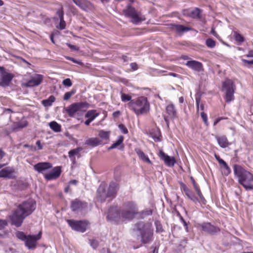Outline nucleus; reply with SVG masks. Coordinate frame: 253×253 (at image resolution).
Instances as JSON below:
<instances>
[{"label":"nucleus","instance_id":"obj_1","mask_svg":"<svg viewBox=\"0 0 253 253\" xmlns=\"http://www.w3.org/2000/svg\"><path fill=\"white\" fill-rule=\"evenodd\" d=\"M138 214L137 204L133 201H127L118 209L112 207L109 209L107 218L108 220L117 222L130 221L136 217Z\"/></svg>","mask_w":253,"mask_h":253},{"label":"nucleus","instance_id":"obj_2","mask_svg":"<svg viewBox=\"0 0 253 253\" xmlns=\"http://www.w3.org/2000/svg\"><path fill=\"white\" fill-rule=\"evenodd\" d=\"M36 208L35 200L29 199L19 204L10 216L11 224L16 227H20L25 218L31 215Z\"/></svg>","mask_w":253,"mask_h":253},{"label":"nucleus","instance_id":"obj_3","mask_svg":"<svg viewBox=\"0 0 253 253\" xmlns=\"http://www.w3.org/2000/svg\"><path fill=\"white\" fill-rule=\"evenodd\" d=\"M234 174L238 178L239 183L247 190L253 189V175L239 165L233 167Z\"/></svg>","mask_w":253,"mask_h":253},{"label":"nucleus","instance_id":"obj_4","mask_svg":"<svg viewBox=\"0 0 253 253\" xmlns=\"http://www.w3.org/2000/svg\"><path fill=\"white\" fill-rule=\"evenodd\" d=\"M127 106L137 116L147 114L150 110L149 103L147 97L144 96L132 99L127 103Z\"/></svg>","mask_w":253,"mask_h":253},{"label":"nucleus","instance_id":"obj_5","mask_svg":"<svg viewBox=\"0 0 253 253\" xmlns=\"http://www.w3.org/2000/svg\"><path fill=\"white\" fill-rule=\"evenodd\" d=\"M235 89L236 86L232 80L227 79L223 83L222 90L225 93L224 98L226 102L230 103L234 100Z\"/></svg>","mask_w":253,"mask_h":253},{"label":"nucleus","instance_id":"obj_6","mask_svg":"<svg viewBox=\"0 0 253 253\" xmlns=\"http://www.w3.org/2000/svg\"><path fill=\"white\" fill-rule=\"evenodd\" d=\"M134 229L139 232L142 243L147 244L152 241L153 233L150 230L146 228L143 222H140L136 223L135 225Z\"/></svg>","mask_w":253,"mask_h":253},{"label":"nucleus","instance_id":"obj_7","mask_svg":"<svg viewBox=\"0 0 253 253\" xmlns=\"http://www.w3.org/2000/svg\"><path fill=\"white\" fill-rule=\"evenodd\" d=\"M88 104L86 102H78L71 104L65 108L66 111L71 117L75 116L76 113L85 112L88 107Z\"/></svg>","mask_w":253,"mask_h":253},{"label":"nucleus","instance_id":"obj_8","mask_svg":"<svg viewBox=\"0 0 253 253\" xmlns=\"http://www.w3.org/2000/svg\"><path fill=\"white\" fill-rule=\"evenodd\" d=\"M123 12L126 16L132 19L131 22L133 23L137 24L143 20L140 13L130 6H128L126 9L123 10Z\"/></svg>","mask_w":253,"mask_h":253},{"label":"nucleus","instance_id":"obj_9","mask_svg":"<svg viewBox=\"0 0 253 253\" xmlns=\"http://www.w3.org/2000/svg\"><path fill=\"white\" fill-rule=\"evenodd\" d=\"M67 222L71 228L75 231L84 233L86 229L87 222L86 221L68 219Z\"/></svg>","mask_w":253,"mask_h":253},{"label":"nucleus","instance_id":"obj_10","mask_svg":"<svg viewBox=\"0 0 253 253\" xmlns=\"http://www.w3.org/2000/svg\"><path fill=\"white\" fill-rule=\"evenodd\" d=\"M42 236V232H40L37 235H28L25 241V246L31 250L36 249L37 244V241L40 240Z\"/></svg>","mask_w":253,"mask_h":253},{"label":"nucleus","instance_id":"obj_11","mask_svg":"<svg viewBox=\"0 0 253 253\" xmlns=\"http://www.w3.org/2000/svg\"><path fill=\"white\" fill-rule=\"evenodd\" d=\"M87 207V203L78 199L73 200L71 203V209L74 212L82 211Z\"/></svg>","mask_w":253,"mask_h":253},{"label":"nucleus","instance_id":"obj_12","mask_svg":"<svg viewBox=\"0 0 253 253\" xmlns=\"http://www.w3.org/2000/svg\"><path fill=\"white\" fill-rule=\"evenodd\" d=\"M0 72L1 74L0 86L3 87L8 86L9 85V83L13 78V75L11 73L6 72L5 69L3 67L0 66Z\"/></svg>","mask_w":253,"mask_h":253},{"label":"nucleus","instance_id":"obj_13","mask_svg":"<svg viewBox=\"0 0 253 253\" xmlns=\"http://www.w3.org/2000/svg\"><path fill=\"white\" fill-rule=\"evenodd\" d=\"M202 230L210 235H215L220 231V228L210 222H204L200 225Z\"/></svg>","mask_w":253,"mask_h":253},{"label":"nucleus","instance_id":"obj_14","mask_svg":"<svg viewBox=\"0 0 253 253\" xmlns=\"http://www.w3.org/2000/svg\"><path fill=\"white\" fill-rule=\"evenodd\" d=\"M43 80V76L42 75L36 74L31 77L26 84V87H34L40 85Z\"/></svg>","mask_w":253,"mask_h":253},{"label":"nucleus","instance_id":"obj_15","mask_svg":"<svg viewBox=\"0 0 253 253\" xmlns=\"http://www.w3.org/2000/svg\"><path fill=\"white\" fill-rule=\"evenodd\" d=\"M170 29L175 32L179 36H181L184 33L191 30V28L182 25L172 24L169 25Z\"/></svg>","mask_w":253,"mask_h":253},{"label":"nucleus","instance_id":"obj_16","mask_svg":"<svg viewBox=\"0 0 253 253\" xmlns=\"http://www.w3.org/2000/svg\"><path fill=\"white\" fill-rule=\"evenodd\" d=\"M159 156L164 161L165 164L169 167H173L176 163L175 159L173 157L168 156L162 150L159 152Z\"/></svg>","mask_w":253,"mask_h":253},{"label":"nucleus","instance_id":"obj_17","mask_svg":"<svg viewBox=\"0 0 253 253\" xmlns=\"http://www.w3.org/2000/svg\"><path fill=\"white\" fill-rule=\"evenodd\" d=\"M107 197H108V194L105 190V185L101 184L97 190L96 199L98 201L102 203L105 201Z\"/></svg>","mask_w":253,"mask_h":253},{"label":"nucleus","instance_id":"obj_18","mask_svg":"<svg viewBox=\"0 0 253 253\" xmlns=\"http://www.w3.org/2000/svg\"><path fill=\"white\" fill-rule=\"evenodd\" d=\"M74 3L81 9L84 11H88L92 8L91 3L87 0H72Z\"/></svg>","mask_w":253,"mask_h":253},{"label":"nucleus","instance_id":"obj_19","mask_svg":"<svg viewBox=\"0 0 253 253\" xmlns=\"http://www.w3.org/2000/svg\"><path fill=\"white\" fill-rule=\"evenodd\" d=\"M61 172L60 167H56L54 168L51 171L44 175V178L47 180H51L57 178L60 175Z\"/></svg>","mask_w":253,"mask_h":253},{"label":"nucleus","instance_id":"obj_20","mask_svg":"<svg viewBox=\"0 0 253 253\" xmlns=\"http://www.w3.org/2000/svg\"><path fill=\"white\" fill-rule=\"evenodd\" d=\"M185 65L195 71L200 72L203 71V65L199 61L195 60L188 61Z\"/></svg>","mask_w":253,"mask_h":253},{"label":"nucleus","instance_id":"obj_21","mask_svg":"<svg viewBox=\"0 0 253 253\" xmlns=\"http://www.w3.org/2000/svg\"><path fill=\"white\" fill-rule=\"evenodd\" d=\"M52 165L48 162L39 163L34 166V169L39 173H42L46 170L50 169Z\"/></svg>","mask_w":253,"mask_h":253},{"label":"nucleus","instance_id":"obj_22","mask_svg":"<svg viewBox=\"0 0 253 253\" xmlns=\"http://www.w3.org/2000/svg\"><path fill=\"white\" fill-rule=\"evenodd\" d=\"M14 170L13 168L6 167L0 170V177L14 178Z\"/></svg>","mask_w":253,"mask_h":253},{"label":"nucleus","instance_id":"obj_23","mask_svg":"<svg viewBox=\"0 0 253 253\" xmlns=\"http://www.w3.org/2000/svg\"><path fill=\"white\" fill-rule=\"evenodd\" d=\"M202 11L198 8H195L194 9L189 11L187 10H183V14L193 18H201Z\"/></svg>","mask_w":253,"mask_h":253},{"label":"nucleus","instance_id":"obj_24","mask_svg":"<svg viewBox=\"0 0 253 253\" xmlns=\"http://www.w3.org/2000/svg\"><path fill=\"white\" fill-rule=\"evenodd\" d=\"M118 189V185L117 183H110L108 187V191L107 192L108 194V197L114 198L116 196Z\"/></svg>","mask_w":253,"mask_h":253},{"label":"nucleus","instance_id":"obj_25","mask_svg":"<svg viewBox=\"0 0 253 253\" xmlns=\"http://www.w3.org/2000/svg\"><path fill=\"white\" fill-rule=\"evenodd\" d=\"M215 138L218 142L219 145L222 148H226L230 145L227 137L224 136H216Z\"/></svg>","mask_w":253,"mask_h":253},{"label":"nucleus","instance_id":"obj_26","mask_svg":"<svg viewBox=\"0 0 253 253\" xmlns=\"http://www.w3.org/2000/svg\"><path fill=\"white\" fill-rule=\"evenodd\" d=\"M166 112L168 114V117L170 119H174L176 116V111L173 104H170L167 106Z\"/></svg>","mask_w":253,"mask_h":253},{"label":"nucleus","instance_id":"obj_27","mask_svg":"<svg viewBox=\"0 0 253 253\" xmlns=\"http://www.w3.org/2000/svg\"><path fill=\"white\" fill-rule=\"evenodd\" d=\"M101 144V141L97 138H90L86 140L85 144L92 147L97 146Z\"/></svg>","mask_w":253,"mask_h":253},{"label":"nucleus","instance_id":"obj_28","mask_svg":"<svg viewBox=\"0 0 253 253\" xmlns=\"http://www.w3.org/2000/svg\"><path fill=\"white\" fill-rule=\"evenodd\" d=\"M98 115L99 113H96L95 110H91L87 112L85 115V117L93 121Z\"/></svg>","mask_w":253,"mask_h":253},{"label":"nucleus","instance_id":"obj_29","mask_svg":"<svg viewBox=\"0 0 253 253\" xmlns=\"http://www.w3.org/2000/svg\"><path fill=\"white\" fill-rule=\"evenodd\" d=\"M136 154L141 158L144 162L148 163L149 164H151V162L149 159V158L145 155L144 152L142 151L140 149H137L135 150Z\"/></svg>","mask_w":253,"mask_h":253},{"label":"nucleus","instance_id":"obj_30","mask_svg":"<svg viewBox=\"0 0 253 253\" xmlns=\"http://www.w3.org/2000/svg\"><path fill=\"white\" fill-rule=\"evenodd\" d=\"M82 148L81 147H78L76 149H74L70 150L69 153V157L73 161H75V158H74V156L77 155L79 154V152L82 150Z\"/></svg>","mask_w":253,"mask_h":253},{"label":"nucleus","instance_id":"obj_31","mask_svg":"<svg viewBox=\"0 0 253 253\" xmlns=\"http://www.w3.org/2000/svg\"><path fill=\"white\" fill-rule=\"evenodd\" d=\"M152 214V210L151 209H146L141 211H138V214L136 217L144 218L147 216Z\"/></svg>","mask_w":253,"mask_h":253},{"label":"nucleus","instance_id":"obj_32","mask_svg":"<svg viewBox=\"0 0 253 253\" xmlns=\"http://www.w3.org/2000/svg\"><path fill=\"white\" fill-rule=\"evenodd\" d=\"M55 101V97L53 95L50 96L47 99L42 101V105L45 107L51 106L53 102Z\"/></svg>","mask_w":253,"mask_h":253},{"label":"nucleus","instance_id":"obj_33","mask_svg":"<svg viewBox=\"0 0 253 253\" xmlns=\"http://www.w3.org/2000/svg\"><path fill=\"white\" fill-rule=\"evenodd\" d=\"M185 194L186 195L187 198L195 203H197L199 202L198 198L195 196L194 193L189 189Z\"/></svg>","mask_w":253,"mask_h":253},{"label":"nucleus","instance_id":"obj_34","mask_svg":"<svg viewBox=\"0 0 253 253\" xmlns=\"http://www.w3.org/2000/svg\"><path fill=\"white\" fill-rule=\"evenodd\" d=\"M49 126L55 132H58L61 131V126L55 121L50 122Z\"/></svg>","mask_w":253,"mask_h":253},{"label":"nucleus","instance_id":"obj_35","mask_svg":"<svg viewBox=\"0 0 253 253\" xmlns=\"http://www.w3.org/2000/svg\"><path fill=\"white\" fill-rule=\"evenodd\" d=\"M124 140V136L122 135L119 136L118 139L109 148L110 149H113L116 148L119 145H121Z\"/></svg>","mask_w":253,"mask_h":253},{"label":"nucleus","instance_id":"obj_36","mask_svg":"<svg viewBox=\"0 0 253 253\" xmlns=\"http://www.w3.org/2000/svg\"><path fill=\"white\" fill-rule=\"evenodd\" d=\"M98 136L103 139L107 140L109 138L110 133L109 131L101 130L99 131Z\"/></svg>","mask_w":253,"mask_h":253},{"label":"nucleus","instance_id":"obj_37","mask_svg":"<svg viewBox=\"0 0 253 253\" xmlns=\"http://www.w3.org/2000/svg\"><path fill=\"white\" fill-rule=\"evenodd\" d=\"M16 236L21 241H25L28 235H26L23 232L18 231L16 233Z\"/></svg>","mask_w":253,"mask_h":253},{"label":"nucleus","instance_id":"obj_38","mask_svg":"<svg viewBox=\"0 0 253 253\" xmlns=\"http://www.w3.org/2000/svg\"><path fill=\"white\" fill-rule=\"evenodd\" d=\"M75 93L76 90L74 89H72L70 91L66 92L64 95L63 99L64 100H69Z\"/></svg>","mask_w":253,"mask_h":253},{"label":"nucleus","instance_id":"obj_39","mask_svg":"<svg viewBox=\"0 0 253 253\" xmlns=\"http://www.w3.org/2000/svg\"><path fill=\"white\" fill-rule=\"evenodd\" d=\"M206 45L210 48H213L215 46V42L211 39H208L206 42Z\"/></svg>","mask_w":253,"mask_h":253},{"label":"nucleus","instance_id":"obj_40","mask_svg":"<svg viewBox=\"0 0 253 253\" xmlns=\"http://www.w3.org/2000/svg\"><path fill=\"white\" fill-rule=\"evenodd\" d=\"M200 101H201V97L200 96H197L196 97V105L197 107V111H199V106L200 107V109L201 110L203 111L204 109V105L203 104H200Z\"/></svg>","mask_w":253,"mask_h":253},{"label":"nucleus","instance_id":"obj_41","mask_svg":"<svg viewBox=\"0 0 253 253\" xmlns=\"http://www.w3.org/2000/svg\"><path fill=\"white\" fill-rule=\"evenodd\" d=\"M234 37L235 40L239 42H243L244 41V37L237 32L234 33Z\"/></svg>","mask_w":253,"mask_h":253},{"label":"nucleus","instance_id":"obj_42","mask_svg":"<svg viewBox=\"0 0 253 253\" xmlns=\"http://www.w3.org/2000/svg\"><path fill=\"white\" fill-rule=\"evenodd\" d=\"M121 99L122 101L123 102H126L128 101H131V96L127 94H126L125 93H122L121 95Z\"/></svg>","mask_w":253,"mask_h":253},{"label":"nucleus","instance_id":"obj_43","mask_svg":"<svg viewBox=\"0 0 253 253\" xmlns=\"http://www.w3.org/2000/svg\"><path fill=\"white\" fill-rule=\"evenodd\" d=\"M90 245L92 247L93 249H95L98 246V242L97 241L94 239L89 240Z\"/></svg>","mask_w":253,"mask_h":253},{"label":"nucleus","instance_id":"obj_44","mask_svg":"<svg viewBox=\"0 0 253 253\" xmlns=\"http://www.w3.org/2000/svg\"><path fill=\"white\" fill-rule=\"evenodd\" d=\"M62 84L68 87H70L72 85V81L69 78L64 80L62 82Z\"/></svg>","mask_w":253,"mask_h":253},{"label":"nucleus","instance_id":"obj_45","mask_svg":"<svg viewBox=\"0 0 253 253\" xmlns=\"http://www.w3.org/2000/svg\"><path fill=\"white\" fill-rule=\"evenodd\" d=\"M201 116L204 121L205 124L207 126H208V117L207 115L204 112L201 113Z\"/></svg>","mask_w":253,"mask_h":253},{"label":"nucleus","instance_id":"obj_46","mask_svg":"<svg viewBox=\"0 0 253 253\" xmlns=\"http://www.w3.org/2000/svg\"><path fill=\"white\" fill-rule=\"evenodd\" d=\"M118 127L124 134H126L128 133L127 129L124 125L120 124L119 125Z\"/></svg>","mask_w":253,"mask_h":253},{"label":"nucleus","instance_id":"obj_47","mask_svg":"<svg viewBox=\"0 0 253 253\" xmlns=\"http://www.w3.org/2000/svg\"><path fill=\"white\" fill-rule=\"evenodd\" d=\"M223 167L224 169V170L223 171V173H224V175H228V174H229L231 173V169L227 164L225 165H224V166H223Z\"/></svg>","mask_w":253,"mask_h":253},{"label":"nucleus","instance_id":"obj_48","mask_svg":"<svg viewBox=\"0 0 253 253\" xmlns=\"http://www.w3.org/2000/svg\"><path fill=\"white\" fill-rule=\"evenodd\" d=\"M27 126V122L26 121H23L18 122L17 124V127L18 128H24Z\"/></svg>","mask_w":253,"mask_h":253},{"label":"nucleus","instance_id":"obj_49","mask_svg":"<svg viewBox=\"0 0 253 253\" xmlns=\"http://www.w3.org/2000/svg\"><path fill=\"white\" fill-rule=\"evenodd\" d=\"M7 224V222L6 220L0 219V230L3 229Z\"/></svg>","mask_w":253,"mask_h":253},{"label":"nucleus","instance_id":"obj_50","mask_svg":"<svg viewBox=\"0 0 253 253\" xmlns=\"http://www.w3.org/2000/svg\"><path fill=\"white\" fill-rule=\"evenodd\" d=\"M56 14L58 16L60 20H62V19H63L64 12L62 10V8H61L60 9L58 10L56 12Z\"/></svg>","mask_w":253,"mask_h":253},{"label":"nucleus","instance_id":"obj_51","mask_svg":"<svg viewBox=\"0 0 253 253\" xmlns=\"http://www.w3.org/2000/svg\"><path fill=\"white\" fill-rule=\"evenodd\" d=\"M196 191L197 192V194L199 196V198H200L201 200L203 202L205 201V199L203 195H202V194L200 191V189L199 188V189L196 190Z\"/></svg>","mask_w":253,"mask_h":253},{"label":"nucleus","instance_id":"obj_52","mask_svg":"<svg viewBox=\"0 0 253 253\" xmlns=\"http://www.w3.org/2000/svg\"><path fill=\"white\" fill-rule=\"evenodd\" d=\"M66 23L64 20V18L62 20H60L59 28L61 30H63L65 28Z\"/></svg>","mask_w":253,"mask_h":253},{"label":"nucleus","instance_id":"obj_53","mask_svg":"<svg viewBox=\"0 0 253 253\" xmlns=\"http://www.w3.org/2000/svg\"><path fill=\"white\" fill-rule=\"evenodd\" d=\"M181 189L183 190V191L185 193L189 189L185 184L183 183H180Z\"/></svg>","mask_w":253,"mask_h":253},{"label":"nucleus","instance_id":"obj_54","mask_svg":"<svg viewBox=\"0 0 253 253\" xmlns=\"http://www.w3.org/2000/svg\"><path fill=\"white\" fill-rule=\"evenodd\" d=\"M67 45H68V46L69 47H70L71 49H72L73 50H77V51L79 50V47L76 45H72L70 43H67Z\"/></svg>","mask_w":253,"mask_h":253},{"label":"nucleus","instance_id":"obj_55","mask_svg":"<svg viewBox=\"0 0 253 253\" xmlns=\"http://www.w3.org/2000/svg\"><path fill=\"white\" fill-rule=\"evenodd\" d=\"M190 179L191 180V182H192V183L193 184V185L194 186V188L195 190H196L199 189V188L198 187V186H197V184L196 183V182H195L194 179L193 178V177L191 176L190 177Z\"/></svg>","mask_w":253,"mask_h":253},{"label":"nucleus","instance_id":"obj_56","mask_svg":"<svg viewBox=\"0 0 253 253\" xmlns=\"http://www.w3.org/2000/svg\"><path fill=\"white\" fill-rule=\"evenodd\" d=\"M66 58L67 59L69 60L72 61L74 63H77L78 64H82L81 61H77V60H76V59H75L74 58H73L72 57H67Z\"/></svg>","mask_w":253,"mask_h":253},{"label":"nucleus","instance_id":"obj_57","mask_svg":"<svg viewBox=\"0 0 253 253\" xmlns=\"http://www.w3.org/2000/svg\"><path fill=\"white\" fill-rule=\"evenodd\" d=\"M156 225V230L157 231H159L160 232H162L163 231L162 226L160 224H158V223H155Z\"/></svg>","mask_w":253,"mask_h":253},{"label":"nucleus","instance_id":"obj_58","mask_svg":"<svg viewBox=\"0 0 253 253\" xmlns=\"http://www.w3.org/2000/svg\"><path fill=\"white\" fill-rule=\"evenodd\" d=\"M130 67L131 68V69L135 71V70H136L137 69H138V66H137V65L136 63H131L130 64Z\"/></svg>","mask_w":253,"mask_h":253},{"label":"nucleus","instance_id":"obj_59","mask_svg":"<svg viewBox=\"0 0 253 253\" xmlns=\"http://www.w3.org/2000/svg\"><path fill=\"white\" fill-rule=\"evenodd\" d=\"M180 220L183 223V225H184V227H185V229L187 231L188 227H187V224L186 222L185 221V220L183 219V218L182 216L180 217Z\"/></svg>","mask_w":253,"mask_h":253},{"label":"nucleus","instance_id":"obj_60","mask_svg":"<svg viewBox=\"0 0 253 253\" xmlns=\"http://www.w3.org/2000/svg\"><path fill=\"white\" fill-rule=\"evenodd\" d=\"M245 56L248 58L253 57V49L250 50L248 53Z\"/></svg>","mask_w":253,"mask_h":253},{"label":"nucleus","instance_id":"obj_61","mask_svg":"<svg viewBox=\"0 0 253 253\" xmlns=\"http://www.w3.org/2000/svg\"><path fill=\"white\" fill-rule=\"evenodd\" d=\"M242 61L243 62L248 64H253V60H248L246 59H242Z\"/></svg>","mask_w":253,"mask_h":253},{"label":"nucleus","instance_id":"obj_62","mask_svg":"<svg viewBox=\"0 0 253 253\" xmlns=\"http://www.w3.org/2000/svg\"><path fill=\"white\" fill-rule=\"evenodd\" d=\"M121 114V112L120 111H116V112H114L113 113V116L114 117V118H118Z\"/></svg>","mask_w":253,"mask_h":253},{"label":"nucleus","instance_id":"obj_63","mask_svg":"<svg viewBox=\"0 0 253 253\" xmlns=\"http://www.w3.org/2000/svg\"><path fill=\"white\" fill-rule=\"evenodd\" d=\"M36 145L38 146L39 150H42V145L41 141L40 140H38L37 141Z\"/></svg>","mask_w":253,"mask_h":253},{"label":"nucleus","instance_id":"obj_64","mask_svg":"<svg viewBox=\"0 0 253 253\" xmlns=\"http://www.w3.org/2000/svg\"><path fill=\"white\" fill-rule=\"evenodd\" d=\"M219 164L222 166H224L227 163L222 159H221L220 160H219L218 162Z\"/></svg>","mask_w":253,"mask_h":253}]
</instances>
